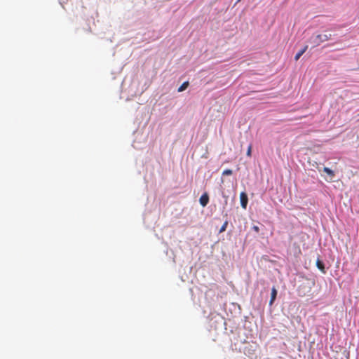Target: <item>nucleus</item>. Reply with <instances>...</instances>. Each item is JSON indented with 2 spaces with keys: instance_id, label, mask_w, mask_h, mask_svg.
I'll return each instance as SVG.
<instances>
[{
  "instance_id": "f257e3e1",
  "label": "nucleus",
  "mask_w": 359,
  "mask_h": 359,
  "mask_svg": "<svg viewBox=\"0 0 359 359\" xmlns=\"http://www.w3.org/2000/svg\"><path fill=\"white\" fill-rule=\"evenodd\" d=\"M331 34H314L309 39V42L314 47L319 46L321 43L328 41L331 39Z\"/></svg>"
},
{
  "instance_id": "f03ea898",
  "label": "nucleus",
  "mask_w": 359,
  "mask_h": 359,
  "mask_svg": "<svg viewBox=\"0 0 359 359\" xmlns=\"http://www.w3.org/2000/svg\"><path fill=\"white\" fill-rule=\"evenodd\" d=\"M240 201H241V207L244 209H246L248 202V198L247 194L245 192L241 193Z\"/></svg>"
},
{
  "instance_id": "7ed1b4c3",
  "label": "nucleus",
  "mask_w": 359,
  "mask_h": 359,
  "mask_svg": "<svg viewBox=\"0 0 359 359\" xmlns=\"http://www.w3.org/2000/svg\"><path fill=\"white\" fill-rule=\"evenodd\" d=\"M200 204L203 207H205L209 202V196L207 193H204L201 195L199 199Z\"/></svg>"
},
{
  "instance_id": "20e7f679",
  "label": "nucleus",
  "mask_w": 359,
  "mask_h": 359,
  "mask_svg": "<svg viewBox=\"0 0 359 359\" xmlns=\"http://www.w3.org/2000/svg\"><path fill=\"white\" fill-rule=\"evenodd\" d=\"M277 296V290L275 287H273L271 289V299L269 302V304L272 305L273 302L275 301Z\"/></svg>"
},
{
  "instance_id": "39448f33",
  "label": "nucleus",
  "mask_w": 359,
  "mask_h": 359,
  "mask_svg": "<svg viewBox=\"0 0 359 359\" xmlns=\"http://www.w3.org/2000/svg\"><path fill=\"white\" fill-rule=\"evenodd\" d=\"M308 48V46H305L304 48H302L301 50H299L294 56V60L297 61L300 57L306 52V50Z\"/></svg>"
},
{
  "instance_id": "423d86ee",
  "label": "nucleus",
  "mask_w": 359,
  "mask_h": 359,
  "mask_svg": "<svg viewBox=\"0 0 359 359\" xmlns=\"http://www.w3.org/2000/svg\"><path fill=\"white\" fill-rule=\"evenodd\" d=\"M323 171L326 172L328 175H330L332 178L334 177V171L330 169L329 168L324 167Z\"/></svg>"
},
{
  "instance_id": "0eeeda50",
  "label": "nucleus",
  "mask_w": 359,
  "mask_h": 359,
  "mask_svg": "<svg viewBox=\"0 0 359 359\" xmlns=\"http://www.w3.org/2000/svg\"><path fill=\"white\" fill-rule=\"evenodd\" d=\"M189 86V82L185 81L178 88V92H182L184 91Z\"/></svg>"
},
{
  "instance_id": "6e6552de",
  "label": "nucleus",
  "mask_w": 359,
  "mask_h": 359,
  "mask_svg": "<svg viewBox=\"0 0 359 359\" xmlns=\"http://www.w3.org/2000/svg\"><path fill=\"white\" fill-rule=\"evenodd\" d=\"M227 225H228V222H225L222 226H221L220 229H219V232L222 233L223 231H224L227 227Z\"/></svg>"
},
{
  "instance_id": "1a4fd4ad",
  "label": "nucleus",
  "mask_w": 359,
  "mask_h": 359,
  "mask_svg": "<svg viewBox=\"0 0 359 359\" xmlns=\"http://www.w3.org/2000/svg\"><path fill=\"white\" fill-rule=\"evenodd\" d=\"M232 174V170L230 169H226L222 172L223 175H231Z\"/></svg>"
},
{
  "instance_id": "9d476101",
  "label": "nucleus",
  "mask_w": 359,
  "mask_h": 359,
  "mask_svg": "<svg viewBox=\"0 0 359 359\" xmlns=\"http://www.w3.org/2000/svg\"><path fill=\"white\" fill-rule=\"evenodd\" d=\"M316 264L319 269L323 270L324 269L323 264L320 260L317 261Z\"/></svg>"
},
{
  "instance_id": "9b49d317",
  "label": "nucleus",
  "mask_w": 359,
  "mask_h": 359,
  "mask_svg": "<svg viewBox=\"0 0 359 359\" xmlns=\"http://www.w3.org/2000/svg\"><path fill=\"white\" fill-rule=\"evenodd\" d=\"M252 229H253L255 231H256V232H259V226H252Z\"/></svg>"
},
{
  "instance_id": "f8f14e48",
  "label": "nucleus",
  "mask_w": 359,
  "mask_h": 359,
  "mask_svg": "<svg viewBox=\"0 0 359 359\" xmlns=\"http://www.w3.org/2000/svg\"><path fill=\"white\" fill-rule=\"evenodd\" d=\"M247 155L250 156L251 155V146H249L248 151H247Z\"/></svg>"
}]
</instances>
